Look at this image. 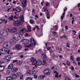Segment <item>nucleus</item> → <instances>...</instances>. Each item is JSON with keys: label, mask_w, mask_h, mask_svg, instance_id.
Segmentation results:
<instances>
[{"label": "nucleus", "mask_w": 80, "mask_h": 80, "mask_svg": "<svg viewBox=\"0 0 80 80\" xmlns=\"http://www.w3.org/2000/svg\"><path fill=\"white\" fill-rule=\"evenodd\" d=\"M19 19H20L19 20L14 22L13 24L14 26H19V25H21L23 24V22L24 21L23 16H20L19 18Z\"/></svg>", "instance_id": "obj_1"}, {"label": "nucleus", "mask_w": 80, "mask_h": 80, "mask_svg": "<svg viewBox=\"0 0 80 80\" xmlns=\"http://www.w3.org/2000/svg\"><path fill=\"white\" fill-rule=\"evenodd\" d=\"M22 34L20 33H15L13 35V38H15L17 40H19L22 37Z\"/></svg>", "instance_id": "obj_2"}, {"label": "nucleus", "mask_w": 80, "mask_h": 80, "mask_svg": "<svg viewBox=\"0 0 80 80\" xmlns=\"http://www.w3.org/2000/svg\"><path fill=\"white\" fill-rule=\"evenodd\" d=\"M0 33L2 35V36H3V37H7V36H8V32L3 29L1 30Z\"/></svg>", "instance_id": "obj_3"}, {"label": "nucleus", "mask_w": 80, "mask_h": 80, "mask_svg": "<svg viewBox=\"0 0 80 80\" xmlns=\"http://www.w3.org/2000/svg\"><path fill=\"white\" fill-rule=\"evenodd\" d=\"M8 50V48H4L0 50V52L2 54H5V53H7V51Z\"/></svg>", "instance_id": "obj_4"}, {"label": "nucleus", "mask_w": 80, "mask_h": 80, "mask_svg": "<svg viewBox=\"0 0 80 80\" xmlns=\"http://www.w3.org/2000/svg\"><path fill=\"white\" fill-rule=\"evenodd\" d=\"M30 60L32 62V65H36L37 63V61L36 59L33 58H31L30 59Z\"/></svg>", "instance_id": "obj_5"}, {"label": "nucleus", "mask_w": 80, "mask_h": 80, "mask_svg": "<svg viewBox=\"0 0 80 80\" xmlns=\"http://www.w3.org/2000/svg\"><path fill=\"white\" fill-rule=\"evenodd\" d=\"M17 28L16 27H14L10 29H9L8 31L9 32H10L11 33H15V32H17Z\"/></svg>", "instance_id": "obj_6"}, {"label": "nucleus", "mask_w": 80, "mask_h": 80, "mask_svg": "<svg viewBox=\"0 0 80 80\" xmlns=\"http://www.w3.org/2000/svg\"><path fill=\"white\" fill-rule=\"evenodd\" d=\"M22 42L24 45H28L29 43V41L28 40L24 39L22 40Z\"/></svg>", "instance_id": "obj_7"}, {"label": "nucleus", "mask_w": 80, "mask_h": 80, "mask_svg": "<svg viewBox=\"0 0 80 80\" xmlns=\"http://www.w3.org/2000/svg\"><path fill=\"white\" fill-rule=\"evenodd\" d=\"M32 73H33V71L32 70L29 69L27 70V74L28 76H29L31 75Z\"/></svg>", "instance_id": "obj_8"}, {"label": "nucleus", "mask_w": 80, "mask_h": 80, "mask_svg": "<svg viewBox=\"0 0 80 80\" xmlns=\"http://www.w3.org/2000/svg\"><path fill=\"white\" fill-rule=\"evenodd\" d=\"M27 0H23V1L22 2V7L23 8L26 7V6H27Z\"/></svg>", "instance_id": "obj_9"}, {"label": "nucleus", "mask_w": 80, "mask_h": 80, "mask_svg": "<svg viewBox=\"0 0 80 80\" xmlns=\"http://www.w3.org/2000/svg\"><path fill=\"white\" fill-rule=\"evenodd\" d=\"M22 46L19 44L16 45L15 49H16L17 50H19L20 49H21L22 48Z\"/></svg>", "instance_id": "obj_10"}, {"label": "nucleus", "mask_w": 80, "mask_h": 80, "mask_svg": "<svg viewBox=\"0 0 80 80\" xmlns=\"http://www.w3.org/2000/svg\"><path fill=\"white\" fill-rule=\"evenodd\" d=\"M17 70H18V68H13L11 69L12 72H17Z\"/></svg>", "instance_id": "obj_11"}, {"label": "nucleus", "mask_w": 80, "mask_h": 80, "mask_svg": "<svg viewBox=\"0 0 80 80\" xmlns=\"http://www.w3.org/2000/svg\"><path fill=\"white\" fill-rule=\"evenodd\" d=\"M5 58L6 60L8 61H10V59H11V56L8 55L5 57Z\"/></svg>", "instance_id": "obj_12"}, {"label": "nucleus", "mask_w": 80, "mask_h": 80, "mask_svg": "<svg viewBox=\"0 0 80 80\" xmlns=\"http://www.w3.org/2000/svg\"><path fill=\"white\" fill-rule=\"evenodd\" d=\"M11 75L12 76V78H14V79H16V78H17V75L15 74L14 73H12Z\"/></svg>", "instance_id": "obj_13"}, {"label": "nucleus", "mask_w": 80, "mask_h": 80, "mask_svg": "<svg viewBox=\"0 0 80 80\" xmlns=\"http://www.w3.org/2000/svg\"><path fill=\"white\" fill-rule=\"evenodd\" d=\"M5 68V67L3 65H0V72H2Z\"/></svg>", "instance_id": "obj_14"}, {"label": "nucleus", "mask_w": 80, "mask_h": 80, "mask_svg": "<svg viewBox=\"0 0 80 80\" xmlns=\"http://www.w3.org/2000/svg\"><path fill=\"white\" fill-rule=\"evenodd\" d=\"M12 68H13V64H10L8 67V69H12Z\"/></svg>", "instance_id": "obj_15"}, {"label": "nucleus", "mask_w": 80, "mask_h": 80, "mask_svg": "<svg viewBox=\"0 0 80 80\" xmlns=\"http://www.w3.org/2000/svg\"><path fill=\"white\" fill-rule=\"evenodd\" d=\"M37 65L40 66L42 64V61L40 60H39L38 62H37Z\"/></svg>", "instance_id": "obj_16"}, {"label": "nucleus", "mask_w": 80, "mask_h": 80, "mask_svg": "<svg viewBox=\"0 0 80 80\" xmlns=\"http://www.w3.org/2000/svg\"><path fill=\"white\" fill-rule=\"evenodd\" d=\"M41 57L43 59L45 60V59H46L47 58V57L45 55V54H42V55Z\"/></svg>", "instance_id": "obj_17"}, {"label": "nucleus", "mask_w": 80, "mask_h": 80, "mask_svg": "<svg viewBox=\"0 0 80 80\" xmlns=\"http://www.w3.org/2000/svg\"><path fill=\"white\" fill-rule=\"evenodd\" d=\"M28 27V31H26V32H31L32 30H31V26H27Z\"/></svg>", "instance_id": "obj_18"}, {"label": "nucleus", "mask_w": 80, "mask_h": 80, "mask_svg": "<svg viewBox=\"0 0 80 80\" xmlns=\"http://www.w3.org/2000/svg\"><path fill=\"white\" fill-rule=\"evenodd\" d=\"M7 43H4V44H5L6 47H8V45H10L11 44V43H12V42H7Z\"/></svg>", "instance_id": "obj_19"}, {"label": "nucleus", "mask_w": 80, "mask_h": 80, "mask_svg": "<svg viewBox=\"0 0 80 80\" xmlns=\"http://www.w3.org/2000/svg\"><path fill=\"white\" fill-rule=\"evenodd\" d=\"M17 40L16 39V38H13V39L11 40V43H15L17 42Z\"/></svg>", "instance_id": "obj_20"}, {"label": "nucleus", "mask_w": 80, "mask_h": 80, "mask_svg": "<svg viewBox=\"0 0 80 80\" xmlns=\"http://www.w3.org/2000/svg\"><path fill=\"white\" fill-rule=\"evenodd\" d=\"M22 63V62L20 61H17V62L16 64L18 65H20Z\"/></svg>", "instance_id": "obj_21"}, {"label": "nucleus", "mask_w": 80, "mask_h": 80, "mask_svg": "<svg viewBox=\"0 0 80 80\" xmlns=\"http://www.w3.org/2000/svg\"><path fill=\"white\" fill-rule=\"evenodd\" d=\"M8 19L9 20H13V21H15V20H13V15H11L10 17H9Z\"/></svg>", "instance_id": "obj_22"}, {"label": "nucleus", "mask_w": 80, "mask_h": 80, "mask_svg": "<svg viewBox=\"0 0 80 80\" xmlns=\"http://www.w3.org/2000/svg\"><path fill=\"white\" fill-rule=\"evenodd\" d=\"M30 42L31 43H33V44H34V45L35 44V40L33 38H31L30 39Z\"/></svg>", "instance_id": "obj_23"}, {"label": "nucleus", "mask_w": 80, "mask_h": 80, "mask_svg": "<svg viewBox=\"0 0 80 80\" xmlns=\"http://www.w3.org/2000/svg\"><path fill=\"white\" fill-rule=\"evenodd\" d=\"M49 71H50V70H49V69L47 68L45 69L43 71V73L44 74H45V73H46L47 72H48Z\"/></svg>", "instance_id": "obj_24"}, {"label": "nucleus", "mask_w": 80, "mask_h": 80, "mask_svg": "<svg viewBox=\"0 0 80 80\" xmlns=\"http://www.w3.org/2000/svg\"><path fill=\"white\" fill-rule=\"evenodd\" d=\"M16 11L18 12H20L22 11V9H18L17 8H16Z\"/></svg>", "instance_id": "obj_25"}, {"label": "nucleus", "mask_w": 80, "mask_h": 80, "mask_svg": "<svg viewBox=\"0 0 80 80\" xmlns=\"http://www.w3.org/2000/svg\"><path fill=\"white\" fill-rule=\"evenodd\" d=\"M51 72L50 71H49L47 72H46V73H44V75H50Z\"/></svg>", "instance_id": "obj_26"}, {"label": "nucleus", "mask_w": 80, "mask_h": 80, "mask_svg": "<svg viewBox=\"0 0 80 80\" xmlns=\"http://www.w3.org/2000/svg\"><path fill=\"white\" fill-rule=\"evenodd\" d=\"M6 80H12V78L11 77H8L6 78Z\"/></svg>", "instance_id": "obj_27"}, {"label": "nucleus", "mask_w": 80, "mask_h": 80, "mask_svg": "<svg viewBox=\"0 0 80 80\" xmlns=\"http://www.w3.org/2000/svg\"><path fill=\"white\" fill-rule=\"evenodd\" d=\"M32 47H33V44L31 43L27 46V47H28V48Z\"/></svg>", "instance_id": "obj_28"}, {"label": "nucleus", "mask_w": 80, "mask_h": 80, "mask_svg": "<svg viewBox=\"0 0 80 80\" xmlns=\"http://www.w3.org/2000/svg\"><path fill=\"white\" fill-rule=\"evenodd\" d=\"M10 71H7L6 72V74L7 75H10Z\"/></svg>", "instance_id": "obj_29"}, {"label": "nucleus", "mask_w": 80, "mask_h": 80, "mask_svg": "<svg viewBox=\"0 0 80 80\" xmlns=\"http://www.w3.org/2000/svg\"><path fill=\"white\" fill-rule=\"evenodd\" d=\"M26 80H32V78L28 77L26 79Z\"/></svg>", "instance_id": "obj_30"}, {"label": "nucleus", "mask_w": 80, "mask_h": 80, "mask_svg": "<svg viewBox=\"0 0 80 80\" xmlns=\"http://www.w3.org/2000/svg\"><path fill=\"white\" fill-rule=\"evenodd\" d=\"M47 13H48V14L47 15V16H48L47 17V18L48 19H50V17L48 16V15H49V13H48V10Z\"/></svg>", "instance_id": "obj_31"}, {"label": "nucleus", "mask_w": 80, "mask_h": 80, "mask_svg": "<svg viewBox=\"0 0 80 80\" xmlns=\"http://www.w3.org/2000/svg\"><path fill=\"white\" fill-rule=\"evenodd\" d=\"M43 9H44V12H47V11H48V9H47V8H45V7L43 8Z\"/></svg>", "instance_id": "obj_32"}, {"label": "nucleus", "mask_w": 80, "mask_h": 80, "mask_svg": "<svg viewBox=\"0 0 80 80\" xmlns=\"http://www.w3.org/2000/svg\"><path fill=\"white\" fill-rule=\"evenodd\" d=\"M10 50H8H8L6 51V53H7L8 54H10Z\"/></svg>", "instance_id": "obj_33"}, {"label": "nucleus", "mask_w": 80, "mask_h": 80, "mask_svg": "<svg viewBox=\"0 0 80 80\" xmlns=\"http://www.w3.org/2000/svg\"><path fill=\"white\" fill-rule=\"evenodd\" d=\"M49 5H50V3H49V2H47L46 3V7H48Z\"/></svg>", "instance_id": "obj_34"}, {"label": "nucleus", "mask_w": 80, "mask_h": 80, "mask_svg": "<svg viewBox=\"0 0 80 80\" xmlns=\"http://www.w3.org/2000/svg\"><path fill=\"white\" fill-rule=\"evenodd\" d=\"M17 75L18 77H21V75H22V74H21V73L19 72L18 73Z\"/></svg>", "instance_id": "obj_35"}, {"label": "nucleus", "mask_w": 80, "mask_h": 80, "mask_svg": "<svg viewBox=\"0 0 80 80\" xmlns=\"http://www.w3.org/2000/svg\"><path fill=\"white\" fill-rule=\"evenodd\" d=\"M70 59L72 60H74V59H73V56H70Z\"/></svg>", "instance_id": "obj_36"}, {"label": "nucleus", "mask_w": 80, "mask_h": 80, "mask_svg": "<svg viewBox=\"0 0 80 80\" xmlns=\"http://www.w3.org/2000/svg\"><path fill=\"white\" fill-rule=\"evenodd\" d=\"M30 23H31L32 24H33V23L34 22H33V20H31V19L30 20Z\"/></svg>", "instance_id": "obj_37"}, {"label": "nucleus", "mask_w": 80, "mask_h": 80, "mask_svg": "<svg viewBox=\"0 0 80 80\" xmlns=\"http://www.w3.org/2000/svg\"><path fill=\"white\" fill-rule=\"evenodd\" d=\"M5 63L2 60H0V65H1V64H2V63Z\"/></svg>", "instance_id": "obj_38"}, {"label": "nucleus", "mask_w": 80, "mask_h": 80, "mask_svg": "<svg viewBox=\"0 0 80 80\" xmlns=\"http://www.w3.org/2000/svg\"><path fill=\"white\" fill-rule=\"evenodd\" d=\"M25 28H23V29H22L21 30H20V31L22 32H23V31H25Z\"/></svg>", "instance_id": "obj_39"}, {"label": "nucleus", "mask_w": 80, "mask_h": 80, "mask_svg": "<svg viewBox=\"0 0 80 80\" xmlns=\"http://www.w3.org/2000/svg\"><path fill=\"white\" fill-rule=\"evenodd\" d=\"M76 60L77 61V62H79V61H80V58L78 57L77 58Z\"/></svg>", "instance_id": "obj_40"}, {"label": "nucleus", "mask_w": 80, "mask_h": 80, "mask_svg": "<svg viewBox=\"0 0 80 80\" xmlns=\"http://www.w3.org/2000/svg\"><path fill=\"white\" fill-rule=\"evenodd\" d=\"M66 45H67L66 47H67L70 48V45H69L68 43H66Z\"/></svg>", "instance_id": "obj_41"}, {"label": "nucleus", "mask_w": 80, "mask_h": 80, "mask_svg": "<svg viewBox=\"0 0 80 80\" xmlns=\"http://www.w3.org/2000/svg\"><path fill=\"white\" fill-rule=\"evenodd\" d=\"M54 68H57V67L55 66H54L52 67V68H51L52 70H53V69Z\"/></svg>", "instance_id": "obj_42"}, {"label": "nucleus", "mask_w": 80, "mask_h": 80, "mask_svg": "<svg viewBox=\"0 0 80 80\" xmlns=\"http://www.w3.org/2000/svg\"><path fill=\"white\" fill-rule=\"evenodd\" d=\"M58 74H56L55 75V78H58Z\"/></svg>", "instance_id": "obj_43"}, {"label": "nucleus", "mask_w": 80, "mask_h": 80, "mask_svg": "<svg viewBox=\"0 0 80 80\" xmlns=\"http://www.w3.org/2000/svg\"><path fill=\"white\" fill-rule=\"evenodd\" d=\"M36 73H37V72H36V71H35V70H34L33 71V72H32V73H33V74H36Z\"/></svg>", "instance_id": "obj_44"}, {"label": "nucleus", "mask_w": 80, "mask_h": 80, "mask_svg": "<svg viewBox=\"0 0 80 80\" xmlns=\"http://www.w3.org/2000/svg\"><path fill=\"white\" fill-rule=\"evenodd\" d=\"M34 78H37V76L36 75H34Z\"/></svg>", "instance_id": "obj_45"}, {"label": "nucleus", "mask_w": 80, "mask_h": 80, "mask_svg": "<svg viewBox=\"0 0 80 80\" xmlns=\"http://www.w3.org/2000/svg\"><path fill=\"white\" fill-rule=\"evenodd\" d=\"M65 80H70V78H69L68 77H66L65 78Z\"/></svg>", "instance_id": "obj_46"}, {"label": "nucleus", "mask_w": 80, "mask_h": 80, "mask_svg": "<svg viewBox=\"0 0 80 80\" xmlns=\"http://www.w3.org/2000/svg\"><path fill=\"white\" fill-rule=\"evenodd\" d=\"M17 60H13V61L12 62V63H15V62H16V63H17Z\"/></svg>", "instance_id": "obj_47"}, {"label": "nucleus", "mask_w": 80, "mask_h": 80, "mask_svg": "<svg viewBox=\"0 0 80 80\" xmlns=\"http://www.w3.org/2000/svg\"><path fill=\"white\" fill-rule=\"evenodd\" d=\"M3 22V21L1 19H0V23H2Z\"/></svg>", "instance_id": "obj_48"}, {"label": "nucleus", "mask_w": 80, "mask_h": 80, "mask_svg": "<svg viewBox=\"0 0 80 80\" xmlns=\"http://www.w3.org/2000/svg\"><path fill=\"white\" fill-rule=\"evenodd\" d=\"M23 75H22L21 76V77H19L20 79H22L23 78Z\"/></svg>", "instance_id": "obj_49"}, {"label": "nucleus", "mask_w": 80, "mask_h": 80, "mask_svg": "<svg viewBox=\"0 0 80 80\" xmlns=\"http://www.w3.org/2000/svg\"><path fill=\"white\" fill-rule=\"evenodd\" d=\"M75 22V20L73 19V20H72V25H73V22Z\"/></svg>", "instance_id": "obj_50"}, {"label": "nucleus", "mask_w": 80, "mask_h": 80, "mask_svg": "<svg viewBox=\"0 0 80 80\" xmlns=\"http://www.w3.org/2000/svg\"><path fill=\"white\" fill-rule=\"evenodd\" d=\"M71 69L72 70H74V68H73V67L72 66L71 68Z\"/></svg>", "instance_id": "obj_51"}, {"label": "nucleus", "mask_w": 80, "mask_h": 80, "mask_svg": "<svg viewBox=\"0 0 80 80\" xmlns=\"http://www.w3.org/2000/svg\"><path fill=\"white\" fill-rule=\"evenodd\" d=\"M13 18H17V19H18V17H16V16H13Z\"/></svg>", "instance_id": "obj_52"}, {"label": "nucleus", "mask_w": 80, "mask_h": 80, "mask_svg": "<svg viewBox=\"0 0 80 80\" xmlns=\"http://www.w3.org/2000/svg\"><path fill=\"white\" fill-rule=\"evenodd\" d=\"M75 77H76V78H78V77H79V75L76 74Z\"/></svg>", "instance_id": "obj_53"}, {"label": "nucleus", "mask_w": 80, "mask_h": 80, "mask_svg": "<svg viewBox=\"0 0 80 80\" xmlns=\"http://www.w3.org/2000/svg\"><path fill=\"white\" fill-rule=\"evenodd\" d=\"M53 73H57L56 74H58V72L57 71H54Z\"/></svg>", "instance_id": "obj_54"}, {"label": "nucleus", "mask_w": 80, "mask_h": 80, "mask_svg": "<svg viewBox=\"0 0 80 80\" xmlns=\"http://www.w3.org/2000/svg\"><path fill=\"white\" fill-rule=\"evenodd\" d=\"M55 28H56V30H58V27L57 26H55Z\"/></svg>", "instance_id": "obj_55"}, {"label": "nucleus", "mask_w": 80, "mask_h": 80, "mask_svg": "<svg viewBox=\"0 0 80 80\" xmlns=\"http://www.w3.org/2000/svg\"><path fill=\"white\" fill-rule=\"evenodd\" d=\"M67 10V8L66 7L65 8V9H64V12H65L66 10Z\"/></svg>", "instance_id": "obj_56"}, {"label": "nucleus", "mask_w": 80, "mask_h": 80, "mask_svg": "<svg viewBox=\"0 0 80 80\" xmlns=\"http://www.w3.org/2000/svg\"><path fill=\"white\" fill-rule=\"evenodd\" d=\"M73 63H75V65H77V62H75V60H74L73 61Z\"/></svg>", "instance_id": "obj_57"}, {"label": "nucleus", "mask_w": 80, "mask_h": 80, "mask_svg": "<svg viewBox=\"0 0 80 80\" xmlns=\"http://www.w3.org/2000/svg\"><path fill=\"white\" fill-rule=\"evenodd\" d=\"M77 75V74H76V73H74L73 74V75L74 76V77H75L76 76V75Z\"/></svg>", "instance_id": "obj_58"}, {"label": "nucleus", "mask_w": 80, "mask_h": 80, "mask_svg": "<svg viewBox=\"0 0 80 80\" xmlns=\"http://www.w3.org/2000/svg\"><path fill=\"white\" fill-rule=\"evenodd\" d=\"M50 48H51L50 47H49L47 48V49L48 50H49L50 49Z\"/></svg>", "instance_id": "obj_59"}, {"label": "nucleus", "mask_w": 80, "mask_h": 80, "mask_svg": "<svg viewBox=\"0 0 80 80\" xmlns=\"http://www.w3.org/2000/svg\"><path fill=\"white\" fill-rule=\"evenodd\" d=\"M54 7L55 8H57V5H55Z\"/></svg>", "instance_id": "obj_60"}, {"label": "nucleus", "mask_w": 80, "mask_h": 80, "mask_svg": "<svg viewBox=\"0 0 80 80\" xmlns=\"http://www.w3.org/2000/svg\"><path fill=\"white\" fill-rule=\"evenodd\" d=\"M20 58H23V55H21L20 57Z\"/></svg>", "instance_id": "obj_61"}, {"label": "nucleus", "mask_w": 80, "mask_h": 80, "mask_svg": "<svg viewBox=\"0 0 80 80\" xmlns=\"http://www.w3.org/2000/svg\"><path fill=\"white\" fill-rule=\"evenodd\" d=\"M25 35L26 36H27V37H28V33H25Z\"/></svg>", "instance_id": "obj_62"}, {"label": "nucleus", "mask_w": 80, "mask_h": 80, "mask_svg": "<svg viewBox=\"0 0 80 80\" xmlns=\"http://www.w3.org/2000/svg\"><path fill=\"white\" fill-rule=\"evenodd\" d=\"M35 17L38 18V16L37 15H35Z\"/></svg>", "instance_id": "obj_63"}, {"label": "nucleus", "mask_w": 80, "mask_h": 80, "mask_svg": "<svg viewBox=\"0 0 80 80\" xmlns=\"http://www.w3.org/2000/svg\"><path fill=\"white\" fill-rule=\"evenodd\" d=\"M32 12H34V13H35V9H32Z\"/></svg>", "instance_id": "obj_64"}]
</instances>
